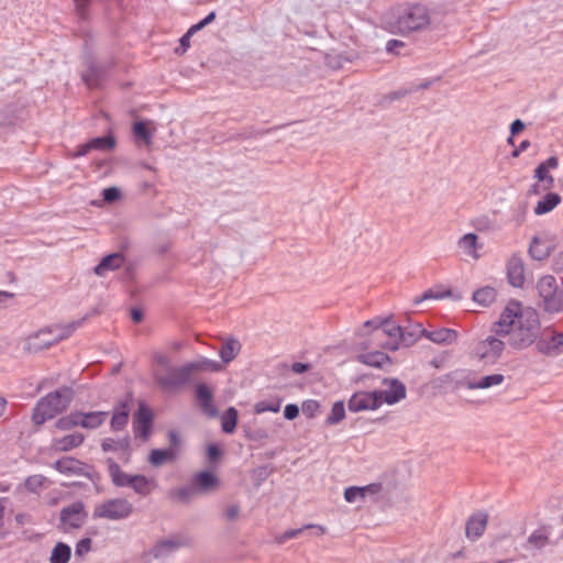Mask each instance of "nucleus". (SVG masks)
Segmentation results:
<instances>
[{"label":"nucleus","instance_id":"nucleus-1","mask_svg":"<svg viewBox=\"0 0 563 563\" xmlns=\"http://www.w3.org/2000/svg\"><path fill=\"white\" fill-rule=\"evenodd\" d=\"M497 336H508V343L515 349H525L528 340V319L525 318L522 303L516 299L508 301L499 319L492 325Z\"/></svg>","mask_w":563,"mask_h":563},{"label":"nucleus","instance_id":"nucleus-2","mask_svg":"<svg viewBox=\"0 0 563 563\" xmlns=\"http://www.w3.org/2000/svg\"><path fill=\"white\" fill-rule=\"evenodd\" d=\"M73 397L74 391L70 387H63L48 393L36 402L32 413V421L34 424L41 426L45 421L53 419L69 407Z\"/></svg>","mask_w":563,"mask_h":563},{"label":"nucleus","instance_id":"nucleus-3","mask_svg":"<svg viewBox=\"0 0 563 563\" xmlns=\"http://www.w3.org/2000/svg\"><path fill=\"white\" fill-rule=\"evenodd\" d=\"M364 329H372L373 335L376 341H378L382 336H388L391 339L390 342L382 343V345L388 350L396 351L399 349V342H402L404 345L410 346L416 343V334L408 333L404 328L399 324L393 322L389 318L386 319H372L367 320L363 324Z\"/></svg>","mask_w":563,"mask_h":563},{"label":"nucleus","instance_id":"nucleus-4","mask_svg":"<svg viewBox=\"0 0 563 563\" xmlns=\"http://www.w3.org/2000/svg\"><path fill=\"white\" fill-rule=\"evenodd\" d=\"M430 24V10L422 3H407L397 15V27L402 34L426 31Z\"/></svg>","mask_w":563,"mask_h":563},{"label":"nucleus","instance_id":"nucleus-5","mask_svg":"<svg viewBox=\"0 0 563 563\" xmlns=\"http://www.w3.org/2000/svg\"><path fill=\"white\" fill-rule=\"evenodd\" d=\"M133 512V505L126 498H110L95 506L92 517L119 521L128 519Z\"/></svg>","mask_w":563,"mask_h":563},{"label":"nucleus","instance_id":"nucleus-6","mask_svg":"<svg viewBox=\"0 0 563 563\" xmlns=\"http://www.w3.org/2000/svg\"><path fill=\"white\" fill-rule=\"evenodd\" d=\"M195 372L194 364L168 367L166 375H155V382L166 391H176L191 382Z\"/></svg>","mask_w":563,"mask_h":563},{"label":"nucleus","instance_id":"nucleus-7","mask_svg":"<svg viewBox=\"0 0 563 563\" xmlns=\"http://www.w3.org/2000/svg\"><path fill=\"white\" fill-rule=\"evenodd\" d=\"M88 519V511L82 500H76L59 511L57 529L64 533L80 529Z\"/></svg>","mask_w":563,"mask_h":563},{"label":"nucleus","instance_id":"nucleus-8","mask_svg":"<svg viewBox=\"0 0 563 563\" xmlns=\"http://www.w3.org/2000/svg\"><path fill=\"white\" fill-rule=\"evenodd\" d=\"M540 297L543 299V308L549 312L563 310V291H558V284L553 276H543L537 285Z\"/></svg>","mask_w":563,"mask_h":563},{"label":"nucleus","instance_id":"nucleus-9","mask_svg":"<svg viewBox=\"0 0 563 563\" xmlns=\"http://www.w3.org/2000/svg\"><path fill=\"white\" fill-rule=\"evenodd\" d=\"M559 167V159L551 156L537 166L533 174L534 183L530 188V192L541 195L554 187V177L552 172Z\"/></svg>","mask_w":563,"mask_h":563},{"label":"nucleus","instance_id":"nucleus-10","mask_svg":"<svg viewBox=\"0 0 563 563\" xmlns=\"http://www.w3.org/2000/svg\"><path fill=\"white\" fill-rule=\"evenodd\" d=\"M84 319L73 321L63 325H54L40 330L35 338L40 340L37 347L47 349L57 342L69 338L79 327H81Z\"/></svg>","mask_w":563,"mask_h":563},{"label":"nucleus","instance_id":"nucleus-11","mask_svg":"<svg viewBox=\"0 0 563 563\" xmlns=\"http://www.w3.org/2000/svg\"><path fill=\"white\" fill-rule=\"evenodd\" d=\"M505 343L494 335L479 341L474 350L473 356L484 365H494L500 358Z\"/></svg>","mask_w":563,"mask_h":563},{"label":"nucleus","instance_id":"nucleus-12","mask_svg":"<svg viewBox=\"0 0 563 563\" xmlns=\"http://www.w3.org/2000/svg\"><path fill=\"white\" fill-rule=\"evenodd\" d=\"M153 421L154 415L152 409L144 401H140L132 422L134 437L144 442L147 441L152 435Z\"/></svg>","mask_w":563,"mask_h":563},{"label":"nucleus","instance_id":"nucleus-13","mask_svg":"<svg viewBox=\"0 0 563 563\" xmlns=\"http://www.w3.org/2000/svg\"><path fill=\"white\" fill-rule=\"evenodd\" d=\"M383 405L382 391H356L347 401V409L352 412L376 410Z\"/></svg>","mask_w":563,"mask_h":563},{"label":"nucleus","instance_id":"nucleus-14","mask_svg":"<svg viewBox=\"0 0 563 563\" xmlns=\"http://www.w3.org/2000/svg\"><path fill=\"white\" fill-rule=\"evenodd\" d=\"M536 345L545 355H560L563 353V332L547 328L542 331Z\"/></svg>","mask_w":563,"mask_h":563},{"label":"nucleus","instance_id":"nucleus-15","mask_svg":"<svg viewBox=\"0 0 563 563\" xmlns=\"http://www.w3.org/2000/svg\"><path fill=\"white\" fill-rule=\"evenodd\" d=\"M117 144L115 137L112 134L101 135L90 139L84 144H79L76 150L69 154L71 158L86 156L91 151L107 152L114 148Z\"/></svg>","mask_w":563,"mask_h":563},{"label":"nucleus","instance_id":"nucleus-16","mask_svg":"<svg viewBox=\"0 0 563 563\" xmlns=\"http://www.w3.org/2000/svg\"><path fill=\"white\" fill-rule=\"evenodd\" d=\"M189 544V540L181 536L159 540L151 550L150 555L154 559L165 560L174 554L181 547Z\"/></svg>","mask_w":563,"mask_h":563},{"label":"nucleus","instance_id":"nucleus-17","mask_svg":"<svg viewBox=\"0 0 563 563\" xmlns=\"http://www.w3.org/2000/svg\"><path fill=\"white\" fill-rule=\"evenodd\" d=\"M87 465L75 457L65 456L54 463V468L67 476H84Z\"/></svg>","mask_w":563,"mask_h":563},{"label":"nucleus","instance_id":"nucleus-18","mask_svg":"<svg viewBox=\"0 0 563 563\" xmlns=\"http://www.w3.org/2000/svg\"><path fill=\"white\" fill-rule=\"evenodd\" d=\"M78 427L88 430H96L101 427L108 419V411H76Z\"/></svg>","mask_w":563,"mask_h":563},{"label":"nucleus","instance_id":"nucleus-19","mask_svg":"<svg viewBox=\"0 0 563 563\" xmlns=\"http://www.w3.org/2000/svg\"><path fill=\"white\" fill-rule=\"evenodd\" d=\"M130 416V407L128 400H120L112 408V416L110 419V428L114 432L122 431L128 422Z\"/></svg>","mask_w":563,"mask_h":563},{"label":"nucleus","instance_id":"nucleus-20","mask_svg":"<svg viewBox=\"0 0 563 563\" xmlns=\"http://www.w3.org/2000/svg\"><path fill=\"white\" fill-rule=\"evenodd\" d=\"M106 464L111 482L115 487H130L134 474L123 472L113 457H107Z\"/></svg>","mask_w":563,"mask_h":563},{"label":"nucleus","instance_id":"nucleus-21","mask_svg":"<svg viewBox=\"0 0 563 563\" xmlns=\"http://www.w3.org/2000/svg\"><path fill=\"white\" fill-rule=\"evenodd\" d=\"M507 278L514 287H522L525 284V264L518 255L511 256L507 263Z\"/></svg>","mask_w":563,"mask_h":563},{"label":"nucleus","instance_id":"nucleus-22","mask_svg":"<svg viewBox=\"0 0 563 563\" xmlns=\"http://www.w3.org/2000/svg\"><path fill=\"white\" fill-rule=\"evenodd\" d=\"M488 516L486 512L478 511L472 515L465 528L466 537L471 540H476L483 536L487 526Z\"/></svg>","mask_w":563,"mask_h":563},{"label":"nucleus","instance_id":"nucleus-23","mask_svg":"<svg viewBox=\"0 0 563 563\" xmlns=\"http://www.w3.org/2000/svg\"><path fill=\"white\" fill-rule=\"evenodd\" d=\"M418 331L421 332L422 336L437 344H452L457 339V332L449 328L428 331L422 325H419Z\"/></svg>","mask_w":563,"mask_h":563},{"label":"nucleus","instance_id":"nucleus-24","mask_svg":"<svg viewBox=\"0 0 563 563\" xmlns=\"http://www.w3.org/2000/svg\"><path fill=\"white\" fill-rule=\"evenodd\" d=\"M387 382L388 379H385V383ZM380 391L383 404L386 402L387 405H395L399 402L406 398L407 394L405 384L397 378L390 379L388 389Z\"/></svg>","mask_w":563,"mask_h":563},{"label":"nucleus","instance_id":"nucleus-25","mask_svg":"<svg viewBox=\"0 0 563 563\" xmlns=\"http://www.w3.org/2000/svg\"><path fill=\"white\" fill-rule=\"evenodd\" d=\"M196 397L206 415L209 417L218 416V409L213 405L212 391L205 383L196 385Z\"/></svg>","mask_w":563,"mask_h":563},{"label":"nucleus","instance_id":"nucleus-26","mask_svg":"<svg viewBox=\"0 0 563 563\" xmlns=\"http://www.w3.org/2000/svg\"><path fill=\"white\" fill-rule=\"evenodd\" d=\"M471 375V371L457 368L446 373L442 378V383L452 386L453 389H460L463 387L470 389V384H473Z\"/></svg>","mask_w":563,"mask_h":563},{"label":"nucleus","instance_id":"nucleus-27","mask_svg":"<svg viewBox=\"0 0 563 563\" xmlns=\"http://www.w3.org/2000/svg\"><path fill=\"white\" fill-rule=\"evenodd\" d=\"M123 264L124 255L120 252H115L103 256L93 271L96 275L104 276L108 272L119 269Z\"/></svg>","mask_w":563,"mask_h":563},{"label":"nucleus","instance_id":"nucleus-28","mask_svg":"<svg viewBox=\"0 0 563 563\" xmlns=\"http://www.w3.org/2000/svg\"><path fill=\"white\" fill-rule=\"evenodd\" d=\"M191 482L197 493H207L218 486L219 478L210 471H201L194 475Z\"/></svg>","mask_w":563,"mask_h":563},{"label":"nucleus","instance_id":"nucleus-29","mask_svg":"<svg viewBox=\"0 0 563 563\" xmlns=\"http://www.w3.org/2000/svg\"><path fill=\"white\" fill-rule=\"evenodd\" d=\"M544 194L545 195L536 203L533 208V212L537 216H542L551 212L562 201V197L556 192H552L551 190H549Z\"/></svg>","mask_w":563,"mask_h":563},{"label":"nucleus","instance_id":"nucleus-30","mask_svg":"<svg viewBox=\"0 0 563 563\" xmlns=\"http://www.w3.org/2000/svg\"><path fill=\"white\" fill-rule=\"evenodd\" d=\"M457 245L464 254L473 260H478L481 257L478 250L482 249L483 245L478 244L477 235L475 233H466L461 236L457 241Z\"/></svg>","mask_w":563,"mask_h":563},{"label":"nucleus","instance_id":"nucleus-31","mask_svg":"<svg viewBox=\"0 0 563 563\" xmlns=\"http://www.w3.org/2000/svg\"><path fill=\"white\" fill-rule=\"evenodd\" d=\"M357 361L375 368H383L384 365L390 364V357L380 351L367 352L357 355Z\"/></svg>","mask_w":563,"mask_h":563},{"label":"nucleus","instance_id":"nucleus-32","mask_svg":"<svg viewBox=\"0 0 563 563\" xmlns=\"http://www.w3.org/2000/svg\"><path fill=\"white\" fill-rule=\"evenodd\" d=\"M178 452L174 448L153 449L148 455V462L153 466H161L165 463L174 462L177 459Z\"/></svg>","mask_w":563,"mask_h":563},{"label":"nucleus","instance_id":"nucleus-33","mask_svg":"<svg viewBox=\"0 0 563 563\" xmlns=\"http://www.w3.org/2000/svg\"><path fill=\"white\" fill-rule=\"evenodd\" d=\"M552 245L550 240L534 238L530 244V256L534 260L542 261L549 256Z\"/></svg>","mask_w":563,"mask_h":563},{"label":"nucleus","instance_id":"nucleus-34","mask_svg":"<svg viewBox=\"0 0 563 563\" xmlns=\"http://www.w3.org/2000/svg\"><path fill=\"white\" fill-rule=\"evenodd\" d=\"M85 441V435L80 432H75L71 434L64 435L60 439H57L55 442V446L57 450L67 452L73 449L80 446Z\"/></svg>","mask_w":563,"mask_h":563},{"label":"nucleus","instance_id":"nucleus-35","mask_svg":"<svg viewBox=\"0 0 563 563\" xmlns=\"http://www.w3.org/2000/svg\"><path fill=\"white\" fill-rule=\"evenodd\" d=\"M155 487L154 481H151L145 475L134 474L130 488L140 496H148Z\"/></svg>","mask_w":563,"mask_h":563},{"label":"nucleus","instance_id":"nucleus-36","mask_svg":"<svg viewBox=\"0 0 563 563\" xmlns=\"http://www.w3.org/2000/svg\"><path fill=\"white\" fill-rule=\"evenodd\" d=\"M71 558V548L65 542H57L52 549L49 563H68Z\"/></svg>","mask_w":563,"mask_h":563},{"label":"nucleus","instance_id":"nucleus-37","mask_svg":"<svg viewBox=\"0 0 563 563\" xmlns=\"http://www.w3.org/2000/svg\"><path fill=\"white\" fill-rule=\"evenodd\" d=\"M497 297V291L494 287L485 286L473 292V300L483 307L490 306Z\"/></svg>","mask_w":563,"mask_h":563},{"label":"nucleus","instance_id":"nucleus-38","mask_svg":"<svg viewBox=\"0 0 563 563\" xmlns=\"http://www.w3.org/2000/svg\"><path fill=\"white\" fill-rule=\"evenodd\" d=\"M505 377L503 374H490L481 377L479 379H473V384H470V389H488L493 386H498L504 382Z\"/></svg>","mask_w":563,"mask_h":563},{"label":"nucleus","instance_id":"nucleus-39","mask_svg":"<svg viewBox=\"0 0 563 563\" xmlns=\"http://www.w3.org/2000/svg\"><path fill=\"white\" fill-rule=\"evenodd\" d=\"M239 412L234 407L228 408L221 416V428L224 433L234 432L238 424Z\"/></svg>","mask_w":563,"mask_h":563},{"label":"nucleus","instance_id":"nucleus-40","mask_svg":"<svg viewBox=\"0 0 563 563\" xmlns=\"http://www.w3.org/2000/svg\"><path fill=\"white\" fill-rule=\"evenodd\" d=\"M240 343L235 339H228L221 346L219 355L223 363H230L240 351Z\"/></svg>","mask_w":563,"mask_h":563},{"label":"nucleus","instance_id":"nucleus-41","mask_svg":"<svg viewBox=\"0 0 563 563\" xmlns=\"http://www.w3.org/2000/svg\"><path fill=\"white\" fill-rule=\"evenodd\" d=\"M303 529H314L317 530V534L321 536V534H324L325 532V528L322 527V526H318V525H307L305 526L303 528H299V529H291V530H287L285 531L283 534H280L278 538H277V542L278 543H284L286 542L287 540H290L292 538H296L298 537L302 531Z\"/></svg>","mask_w":563,"mask_h":563},{"label":"nucleus","instance_id":"nucleus-42","mask_svg":"<svg viewBox=\"0 0 563 563\" xmlns=\"http://www.w3.org/2000/svg\"><path fill=\"white\" fill-rule=\"evenodd\" d=\"M345 417V407L342 400H338L333 404L329 416L325 419L327 426H334L342 421Z\"/></svg>","mask_w":563,"mask_h":563},{"label":"nucleus","instance_id":"nucleus-43","mask_svg":"<svg viewBox=\"0 0 563 563\" xmlns=\"http://www.w3.org/2000/svg\"><path fill=\"white\" fill-rule=\"evenodd\" d=\"M282 407V399H269V400H262L255 404L254 406V412L257 415L264 413V412H278Z\"/></svg>","mask_w":563,"mask_h":563},{"label":"nucleus","instance_id":"nucleus-44","mask_svg":"<svg viewBox=\"0 0 563 563\" xmlns=\"http://www.w3.org/2000/svg\"><path fill=\"white\" fill-rule=\"evenodd\" d=\"M197 494L198 493L192 482H190V484L188 485L178 487L177 489L170 493L172 497H176L181 503H189L191 498Z\"/></svg>","mask_w":563,"mask_h":563},{"label":"nucleus","instance_id":"nucleus-45","mask_svg":"<svg viewBox=\"0 0 563 563\" xmlns=\"http://www.w3.org/2000/svg\"><path fill=\"white\" fill-rule=\"evenodd\" d=\"M132 130L136 140H142L146 145L152 143V132L144 121L135 122Z\"/></svg>","mask_w":563,"mask_h":563},{"label":"nucleus","instance_id":"nucleus-46","mask_svg":"<svg viewBox=\"0 0 563 563\" xmlns=\"http://www.w3.org/2000/svg\"><path fill=\"white\" fill-rule=\"evenodd\" d=\"M82 80L90 88L97 87L99 85L100 71L93 63H91L88 69L82 74Z\"/></svg>","mask_w":563,"mask_h":563},{"label":"nucleus","instance_id":"nucleus-47","mask_svg":"<svg viewBox=\"0 0 563 563\" xmlns=\"http://www.w3.org/2000/svg\"><path fill=\"white\" fill-rule=\"evenodd\" d=\"M473 225L477 231L489 232L498 228L496 221L488 216H479L473 221Z\"/></svg>","mask_w":563,"mask_h":563},{"label":"nucleus","instance_id":"nucleus-48","mask_svg":"<svg viewBox=\"0 0 563 563\" xmlns=\"http://www.w3.org/2000/svg\"><path fill=\"white\" fill-rule=\"evenodd\" d=\"M530 543L537 548H542L549 543V528L541 527L530 536Z\"/></svg>","mask_w":563,"mask_h":563},{"label":"nucleus","instance_id":"nucleus-49","mask_svg":"<svg viewBox=\"0 0 563 563\" xmlns=\"http://www.w3.org/2000/svg\"><path fill=\"white\" fill-rule=\"evenodd\" d=\"M84 477H87L92 483L98 493H101L103 490L102 475L96 470L93 465H87L84 473Z\"/></svg>","mask_w":563,"mask_h":563},{"label":"nucleus","instance_id":"nucleus-50","mask_svg":"<svg viewBox=\"0 0 563 563\" xmlns=\"http://www.w3.org/2000/svg\"><path fill=\"white\" fill-rule=\"evenodd\" d=\"M189 364H194L195 371L219 372L222 368V365L219 362L206 357H202L197 362H189Z\"/></svg>","mask_w":563,"mask_h":563},{"label":"nucleus","instance_id":"nucleus-51","mask_svg":"<svg viewBox=\"0 0 563 563\" xmlns=\"http://www.w3.org/2000/svg\"><path fill=\"white\" fill-rule=\"evenodd\" d=\"M76 427H78L76 411H71L56 421V428L63 431H67Z\"/></svg>","mask_w":563,"mask_h":563},{"label":"nucleus","instance_id":"nucleus-52","mask_svg":"<svg viewBox=\"0 0 563 563\" xmlns=\"http://www.w3.org/2000/svg\"><path fill=\"white\" fill-rule=\"evenodd\" d=\"M119 452H121V460L124 463H129L131 459V438L130 435H124L123 438L118 439Z\"/></svg>","mask_w":563,"mask_h":563},{"label":"nucleus","instance_id":"nucleus-53","mask_svg":"<svg viewBox=\"0 0 563 563\" xmlns=\"http://www.w3.org/2000/svg\"><path fill=\"white\" fill-rule=\"evenodd\" d=\"M364 498V488H361L360 486H351L345 488L344 490V499L347 503H355L358 499Z\"/></svg>","mask_w":563,"mask_h":563},{"label":"nucleus","instance_id":"nucleus-54","mask_svg":"<svg viewBox=\"0 0 563 563\" xmlns=\"http://www.w3.org/2000/svg\"><path fill=\"white\" fill-rule=\"evenodd\" d=\"M302 412L307 418H313L320 408L318 400L308 399L302 402Z\"/></svg>","mask_w":563,"mask_h":563},{"label":"nucleus","instance_id":"nucleus-55","mask_svg":"<svg viewBox=\"0 0 563 563\" xmlns=\"http://www.w3.org/2000/svg\"><path fill=\"white\" fill-rule=\"evenodd\" d=\"M102 198L106 202L112 203L121 198V191L118 187H108L102 190Z\"/></svg>","mask_w":563,"mask_h":563},{"label":"nucleus","instance_id":"nucleus-56","mask_svg":"<svg viewBox=\"0 0 563 563\" xmlns=\"http://www.w3.org/2000/svg\"><path fill=\"white\" fill-rule=\"evenodd\" d=\"M92 545V541L90 538H82L79 540L75 547V554L77 556H82L90 552Z\"/></svg>","mask_w":563,"mask_h":563},{"label":"nucleus","instance_id":"nucleus-57","mask_svg":"<svg viewBox=\"0 0 563 563\" xmlns=\"http://www.w3.org/2000/svg\"><path fill=\"white\" fill-rule=\"evenodd\" d=\"M216 19V12L212 11L210 12L207 16H205L202 20H200L198 23L196 24H192L189 30L192 32V33H197L199 31H201L203 27H206L207 25H209L210 23H212Z\"/></svg>","mask_w":563,"mask_h":563},{"label":"nucleus","instance_id":"nucleus-58","mask_svg":"<svg viewBox=\"0 0 563 563\" xmlns=\"http://www.w3.org/2000/svg\"><path fill=\"white\" fill-rule=\"evenodd\" d=\"M432 81L431 80H424L413 87H411L409 90H401V91H396L394 92V96H393V99H397V98H400V97H404L410 92H413V91H418V90H422V89H427L431 86Z\"/></svg>","mask_w":563,"mask_h":563},{"label":"nucleus","instance_id":"nucleus-59","mask_svg":"<svg viewBox=\"0 0 563 563\" xmlns=\"http://www.w3.org/2000/svg\"><path fill=\"white\" fill-rule=\"evenodd\" d=\"M195 35L189 29L179 40V47L176 48L177 54H184L190 47V38Z\"/></svg>","mask_w":563,"mask_h":563},{"label":"nucleus","instance_id":"nucleus-60","mask_svg":"<svg viewBox=\"0 0 563 563\" xmlns=\"http://www.w3.org/2000/svg\"><path fill=\"white\" fill-rule=\"evenodd\" d=\"M449 295H450V291H448L445 294L444 292L435 294L432 290H428V291L423 292L421 296L416 297L413 302L416 305H419V303H421L424 300H428V299H442V298H444V297H446Z\"/></svg>","mask_w":563,"mask_h":563},{"label":"nucleus","instance_id":"nucleus-61","mask_svg":"<svg viewBox=\"0 0 563 563\" xmlns=\"http://www.w3.org/2000/svg\"><path fill=\"white\" fill-rule=\"evenodd\" d=\"M100 446H101L102 452H104V453L119 452L118 439L104 438L101 441Z\"/></svg>","mask_w":563,"mask_h":563},{"label":"nucleus","instance_id":"nucleus-62","mask_svg":"<svg viewBox=\"0 0 563 563\" xmlns=\"http://www.w3.org/2000/svg\"><path fill=\"white\" fill-rule=\"evenodd\" d=\"M44 477L41 475L29 476L25 481V487L32 492L43 485Z\"/></svg>","mask_w":563,"mask_h":563},{"label":"nucleus","instance_id":"nucleus-63","mask_svg":"<svg viewBox=\"0 0 563 563\" xmlns=\"http://www.w3.org/2000/svg\"><path fill=\"white\" fill-rule=\"evenodd\" d=\"M299 415V407L296 404H288L284 408V417L287 420H294Z\"/></svg>","mask_w":563,"mask_h":563},{"label":"nucleus","instance_id":"nucleus-64","mask_svg":"<svg viewBox=\"0 0 563 563\" xmlns=\"http://www.w3.org/2000/svg\"><path fill=\"white\" fill-rule=\"evenodd\" d=\"M405 43L399 40L391 38L386 43V52L390 54H398V48L404 47Z\"/></svg>","mask_w":563,"mask_h":563}]
</instances>
